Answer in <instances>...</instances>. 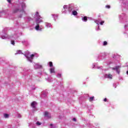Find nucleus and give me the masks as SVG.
<instances>
[{
  "label": "nucleus",
  "mask_w": 128,
  "mask_h": 128,
  "mask_svg": "<svg viewBox=\"0 0 128 128\" xmlns=\"http://www.w3.org/2000/svg\"><path fill=\"white\" fill-rule=\"evenodd\" d=\"M42 20L40 19V18H37L36 20V26H35V30H42V28L40 29V24H42Z\"/></svg>",
  "instance_id": "nucleus-1"
},
{
  "label": "nucleus",
  "mask_w": 128,
  "mask_h": 128,
  "mask_svg": "<svg viewBox=\"0 0 128 128\" xmlns=\"http://www.w3.org/2000/svg\"><path fill=\"white\" fill-rule=\"evenodd\" d=\"M72 120H74V122H76V118H73Z\"/></svg>",
  "instance_id": "nucleus-26"
},
{
  "label": "nucleus",
  "mask_w": 128,
  "mask_h": 128,
  "mask_svg": "<svg viewBox=\"0 0 128 128\" xmlns=\"http://www.w3.org/2000/svg\"><path fill=\"white\" fill-rule=\"evenodd\" d=\"M20 18H22V16H20Z\"/></svg>",
  "instance_id": "nucleus-31"
},
{
  "label": "nucleus",
  "mask_w": 128,
  "mask_h": 128,
  "mask_svg": "<svg viewBox=\"0 0 128 128\" xmlns=\"http://www.w3.org/2000/svg\"><path fill=\"white\" fill-rule=\"evenodd\" d=\"M104 24V21H102L100 22V24L101 26H102V24Z\"/></svg>",
  "instance_id": "nucleus-18"
},
{
  "label": "nucleus",
  "mask_w": 128,
  "mask_h": 128,
  "mask_svg": "<svg viewBox=\"0 0 128 128\" xmlns=\"http://www.w3.org/2000/svg\"><path fill=\"white\" fill-rule=\"evenodd\" d=\"M108 44V42L104 41L103 42V46H106Z\"/></svg>",
  "instance_id": "nucleus-13"
},
{
  "label": "nucleus",
  "mask_w": 128,
  "mask_h": 128,
  "mask_svg": "<svg viewBox=\"0 0 128 128\" xmlns=\"http://www.w3.org/2000/svg\"><path fill=\"white\" fill-rule=\"evenodd\" d=\"M18 54H22V50H18Z\"/></svg>",
  "instance_id": "nucleus-25"
},
{
  "label": "nucleus",
  "mask_w": 128,
  "mask_h": 128,
  "mask_svg": "<svg viewBox=\"0 0 128 128\" xmlns=\"http://www.w3.org/2000/svg\"><path fill=\"white\" fill-rule=\"evenodd\" d=\"M2 38H4V36L2 37Z\"/></svg>",
  "instance_id": "nucleus-32"
},
{
  "label": "nucleus",
  "mask_w": 128,
  "mask_h": 128,
  "mask_svg": "<svg viewBox=\"0 0 128 128\" xmlns=\"http://www.w3.org/2000/svg\"><path fill=\"white\" fill-rule=\"evenodd\" d=\"M26 8V4L22 3V8Z\"/></svg>",
  "instance_id": "nucleus-15"
},
{
  "label": "nucleus",
  "mask_w": 128,
  "mask_h": 128,
  "mask_svg": "<svg viewBox=\"0 0 128 128\" xmlns=\"http://www.w3.org/2000/svg\"><path fill=\"white\" fill-rule=\"evenodd\" d=\"M44 116H47L48 118H50V113L48 112H44Z\"/></svg>",
  "instance_id": "nucleus-4"
},
{
  "label": "nucleus",
  "mask_w": 128,
  "mask_h": 128,
  "mask_svg": "<svg viewBox=\"0 0 128 128\" xmlns=\"http://www.w3.org/2000/svg\"><path fill=\"white\" fill-rule=\"evenodd\" d=\"M36 124H37V126H40V124H42V123L40 122H36Z\"/></svg>",
  "instance_id": "nucleus-16"
},
{
  "label": "nucleus",
  "mask_w": 128,
  "mask_h": 128,
  "mask_svg": "<svg viewBox=\"0 0 128 128\" xmlns=\"http://www.w3.org/2000/svg\"><path fill=\"white\" fill-rule=\"evenodd\" d=\"M83 20H84V22H87L88 21V17L86 16H84L83 18Z\"/></svg>",
  "instance_id": "nucleus-11"
},
{
  "label": "nucleus",
  "mask_w": 128,
  "mask_h": 128,
  "mask_svg": "<svg viewBox=\"0 0 128 128\" xmlns=\"http://www.w3.org/2000/svg\"><path fill=\"white\" fill-rule=\"evenodd\" d=\"M62 77V74H58V78H61Z\"/></svg>",
  "instance_id": "nucleus-22"
},
{
  "label": "nucleus",
  "mask_w": 128,
  "mask_h": 128,
  "mask_svg": "<svg viewBox=\"0 0 128 128\" xmlns=\"http://www.w3.org/2000/svg\"><path fill=\"white\" fill-rule=\"evenodd\" d=\"M74 10V8L70 6L68 8V11L69 12H72Z\"/></svg>",
  "instance_id": "nucleus-12"
},
{
  "label": "nucleus",
  "mask_w": 128,
  "mask_h": 128,
  "mask_svg": "<svg viewBox=\"0 0 128 128\" xmlns=\"http://www.w3.org/2000/svg\"><path fill=\"white\" fill-rule=\"evenodd\" d=\"M126 74H128V70L126 72Z\"/></svg>",
  "instance_id": "nucleus-30"
},
{
  "label": "nucleus",
  "mask_w": 128,
  "mask_h": 128,
  "mask_svg": "<svg viewBox=\"0 0 128 128\" xmlns=\"http://www.w3.org/2000/svg\"><path fill=\"white\" fill-rule=\"evenodd\" d=\"M63 8H64V10H66V8H68V6L66 5H64Z\"/></svg>",
  "instance_id": "nucleus-21"
},
{
  "label": "nucleus",
  "mask_w": 128,
  "mask_h": 128,
  "mask_svg": "<svg viewBox=\"0 0 128 128\" xmlns=\"http://www.w3.org/2000/svg\"><path fill=\"white\" fill-rule=\"evenodd\" d=\"M11 44H13V46H14V41L11 40Z\"/></svg>",
  "instance_id": "nucleus-20"
},
{
  "label": "nucleus",
  "mask_w": 128,
  "mask_h": 128,
  "mask_svg": "<svg viewBox=\"0 0 128 128\" xmlns=\"http://www.w3.org/2000/svg\"><path fill=\"white\" fill-rule=\"evenodd\" d=\"M36 104V102H32V103L31 104V106H32V108H35L34 105Z\"/></svg>",
  "instance_id": "nucleus-6"
},
{
  "label": "nucleus",
  "mask_w": 128,
  "mask_h": 128,
  "mask_svg": "<svg viewBox=\"0 0 128 128\" xmlns=\"http://www.w3.org/2000/svg\"><path fill=\"white\" fill-rule=\"evenodd\" d=\"M72 14L73 16H78V12L76 10L72 11Z\"/></svg>",
  "instance_id": "nucleus-7"
},
{
  "label": "nucleus",
  "mask_w": 128,
  "mask_h": 128,
  "mask_svg": "<svg viewBox=\"0 0 128 128\" xmlns=\"http://www.w3.org/2000/svg\"><path fill=\"white\" fill-rule=\"evenodd\" d=\"M34 54H32L30 55V58H32H32H34Z\"/></svg>",
  "instance_id": "nucleus-17"
},
{
  "label": "nucleus",
  "mask_w": 128,
  "mask_h": 128,
  "mask_svg": "<svg viewBox=\"0 0 128 128\" xmlns=\"http://www.w3.org/2000/svg\"><path fill=\"white\" fill-rule=\"evenodd\" d=\"M49 66H50V68L54 66V65L52 64V62H49Z\"/></svg>",
  "instance_id": "nucleus-10"
},
{
  "label": "nucleus",
  "mask_w": 128,
  "mask_h": 128,
  "mask_svg": "<svg viewBox=\"0 0 128 128\" xmlns=\"http://www.w3.org/2000/svg\"><path fill=\"white\" fill-rule=\"evenodd\" d=\"M4 117L6 118H8V114H4Z\"/></svg>",
  "instance_id": "nucleus-14"
},
{
  "label": "nucleus",
  "mask_w": 128,
  "mask_h": 128,
  "mask_svg": "<svg viewBox=\"0 0 128 128\" xmlns=\"http://www.w3.org/2000/svg\"><path fill=\"white\" fill-rule=\"evenodd\" d=\"M53 124H50V126H52Z\"/></svg>",
  "instance_id": "nucleus-29"
},
{
  "label": "nucleus",
  "mask_w": 128,
  "mask_h": 128,
  "mask_svg": "<svg viewBox=\"0 0 128 128\" xmlns=\"http://www.w3.org/2000/svg\"><path fill=\"white\" fill-rule=\"evenodd\" d=\"M19 11H20V10L18 8H16V9L13 10L12 13L13 14H16V12H18Z\"/></svg>",
  "instance_id": "nucleus-5"
},
{
  "label": "nucleus",
  "mask_w": 128,
  "mask_h": 128,
  "mask_svg": "<svg viewBox=\"0 0 128 128\" xmlns=\"http://www.w3.org/2000/svg\"><path fill=\"white\" fill-rule=\"evenodd\" d=\"M120 66H116V68H112V70H116L118 74H120Z\"/></svg>",
  "instance_id": "nucleus-2"
},
{
  "label": "nucleus",
  "mask_w": 128,
  "mask_h": 128,
  "mask_svg": "<svg viewBox=\"0 0 128 128\" xmlns=\"http://www.w3.org/2000/svg\"><path fill=\"white\" fill-rule=\"evenodd\" d=\"M104 77L106 78H109V80H112V75L111 74H106Z\"/></svg>",
  "instance_id": "nucleus-3"
},
{
  "label": "nucleus",
  "mask_w": 128,
  "mask_h": 128,
  "mask_svg": "<svg viewBox=\"0 0 128 128\" xmlns=\"http://www.w3.org/2000/svg\"><path fill=\"white\" fill-rule=\"evenodd\" d=\"M94 96L90 97L89 98V102H92V100H94Z\"/></svg>",
  "instance_id": "nucleus-9"
},
{
  "label": "nucleus",
  "mask_w": 128,
  "mask_h": 128,
  "mask_svg": "<svg viewBox=\"0 0 128 128\" xmlns=\"http://www.w3.org/2000/svg\"><path fill=\"white\" fill-rule=\"evenodd\" d=\"M50 74H54V68H51L50 69Z\"/></svg>",
  "instance_id": "nucleus-8"
},
{
  "label": "nucleus",
  "mask_w": 128,
  "mask_h": 128,
  "mask_svg": "<svg viewBox=\"0 0 128 128\" xmlns=\"http://www.w3.org/2000/svg\"><path fill=\"white\" fill-rule=\"evenodd\" d=\"M24 56H26V58L28 60V58H28V56H26V55L24 54Z\"/></svg>",
  "instance_id": "nucleus-27"
},
{
  "label": "nucleus",
  "mask_w": 128,
  "mask_h": 128,
  "mask_svg": "<svg viewBox=\"0 0 128 128\" xmlns=\"http://www.w3.org/2000/svg\"><path fill=\"white\" fill-rule=\"evenodd\" d=\"M36 16H40L38 15V12H36Z\"/></svg>",
  "instance_id": "nucleus-24"
},
{
  "label": "nucleus",
  "mask_w": 128,
  "mask_h": 128,
  "mask_svg": "<svg viewBox=\"0 0 128 128\" xmlns=\"http://www.w3.org/2000/svg\"><path fill=\"white\" fill-rule=\"evenodd\" d=\"M12 0H7V2H8L9 4H11V3H12Z\"/></svg>",
  "instance_id": "nucleus-23"
},
{
  "label": "nucleus",
  "mask_w": 128,
  "mask_h": 128,
  "mask_svg": "<svg viewBox=\"0 0 128 128\" xmlns=\"http://www.w3.org/2000/svg\"><path fill=\"white\" fill-rule=\"evenodd\" d=\"M106 100H107L106 98H105L104 100V102H106Z\"/></svg>",
  "instance_id": "nucleus-28"
},
{
  "label": "nucleus",
  "mask_w": 128,
  "mask_h": 128,
  "mask_svg": "<svg viewBox=\"0 0 128 128\" xmlns=\"http://www.w3.org/2000/svg\"><path fill=\"white\" fill-rule=\"evenodd\" d=\"M106 8H110V6L109 5H106Z\"/></svg>",
  "instance_id": "nucleus-19"
}]
</instances>
